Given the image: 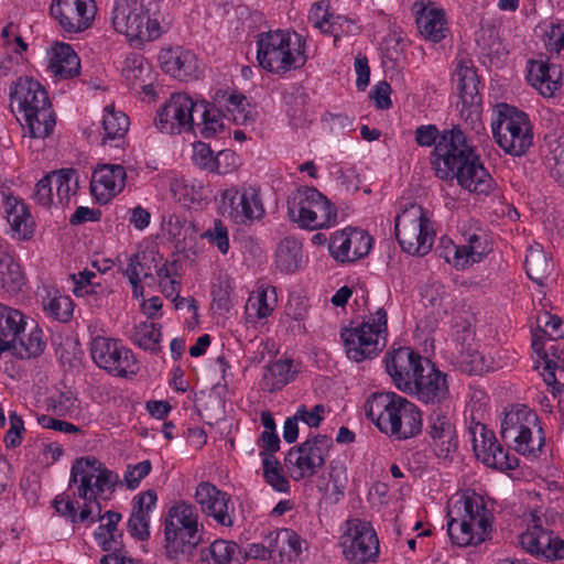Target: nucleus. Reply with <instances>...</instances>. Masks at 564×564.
Listing matches in <instances>:
<instances>
[{"instance_id":"obj_1","label":"nucleus","mask_w":564,"mask_h":564,"mask_svg":"<svg viewBox=\"0 0 564 564\" xmlns=\"http://www.w3.org/2000/svg\"><path fill=\"white\" fill-rule=\"evenodd\" d=\"M415 141L421 147L435 145L431 164L435 175L444 181L456 180L464 189L488 195L495 188V181L485 167L476 147L459 126L438 131L436 126H420Z\"/></svg>"},{"instance_id":"obj_2","label":"nucleus","mask_w":564,"mask_h":564,"mask_svg":"<svg viewBox=\"0 0 564 564\" xmlns=\"http://www.w3.org/2000/svg\"><path fill=\"white\" fill-rule=\"evenodd\" d=\"M259 65L275 74H283L305 65V40L297 33L276 30L259 34L257 41Z\"/></svg>"},{"instance_id":"obj_3","label":"nucleus","mask_w":564,"mask_h":564,"mask_svg":"<svg viewBox=\"0 0 564 564\" xmlns=\"http://www.w3.org/2000/svg\"><path fill=\"white\" fill-rule=\"evenodd\" d=\"M166 556L189 561L203 538L198 531V516L193 505L185 501L170 508L164 521Z\"/></svg>"},{"instance_id":"obj_4","label":"nucleus","mask_w":564,"mask_h":564,"mask_svg":"<svg viewBox=\"0 0 564 564\" xmlns=\"http://www.w3.org/2000/svg\"><path fill=\"white\" fill-rule=\"evenodd\" d=\"M457 505L462 506L460 518L447 522V532L453 543L458 546L478 545L490 539L494 514L482 497L475 492L465 495Z\"/></svg>"},{"instance_id":"obj_5","label":"nucleus","mask_w":564,"mask_h":564,"mask_svg":"<svg viewBox=\"0 0 564 564\" xmlns=\"http://www.w3.org/2000/svg\"><path fill=\"white\" fill-rule=\"evenodd\" d=\"M387 312L378 308L356 326L341 328L340 337L348 359L361 362L377 357L387 345Z\"/></svg>"},{"instance_id":"obj_6","label":"nucleus","mask_w":564,"mask_h":564,"mask_svg":"<svg viewBox=\"0 0 564 564\" xmlns=\"http://www.w3.org/2000/svg\"><path fill=\"white\" fill-rule=\"evenodd\" d=\"M288 215L301 228L316 230L337 223V208L314 187H300L288 199Z\"/></svg>"},{"instance_id":"obj_7","label":"nucleus","mask_w":564,"mask_h":564,"mask_svg":"<svg viewBox=\"0 0 564 564\" xmlns=\"http://www.w3.org/2000/svg\"><path fill=\"white\" fill-rule=\"evenodd\" d=\"M491 130L497 144L511 156H522L533 145L529 116L513 106H498V117L491 122Z\"/></svg>"},{"instance_id":"obj_8","label":"nucleus","mask_w":564,"mask_h":564,"mask_svg":"<svg viewBox=\"0 0 564 564\" xmlns=\"http://www.w3.org/2000/svg\"><path fill=\"white\" fill-rule=\"evenodd\" d=\"M394 230L400 247L409 254L422 257L433 247L435 232L421 205H404L395 217Z\"/></svg>"},{"instance_id":"obj_9","label":"nucleus","mask_w":564,"mask_h":564,"mask_svg":"<svg viewBox=\"0 0 564 564\" xmlns=\"http://www.w3.org/2000/svg\"><path fill=\"white\" fill-rule=\"evenodd\" d=\"M150 0H117L111 21L115 30L132 41L148 42L160 36V24L151 20L148 4Z\"/></svg>"},{"instance_id":"obj_10","label":"nucleus","mask_w":564,"mask_h":564,"mask_svg":"<svg viewBox=\"0 0 564 564\" xmlns=\"http://www.w3.org/2000/svg\"><path fill=\"white\" fill-rule=\"evenodd\" d=\"M70 485H77V496L87 502H96L106 489L119 482L118 474L109 470L95 457H80L70 469Z\"/></svg>"},{"instance_id":"obj_11","label":"nucleus","mask_w":564,"mask_h":564,"mask_svg":"<svg viewBox=\"0 0 564 564\" xmlns=\"http://www.w3.org/2000/svg\"><path fill=\"white\" fill-rule=\"evenodd\" d=\"M90 355L94 362L109 375L127 378L139 371L133 352L118 339L96 336L90 341Z\"/></svg>"},{"instance_id":"obj_12","label":"nucleus","mask_w":564,"mask_h":564,"mask_svg":"<svg viewBox=\"0 0 564 564\" xmlns=\"http://www.w3.org/2000/svg\"><path fill=\"white\" fill-rule=\"evenodd\" d=\"M332 447L333 438L328 435L317 434L308 437L288 452L284 458L285 466L295 469V480L311 478L325 465Z\"/></svg>"},{"instance_id":"obj_13","label":"nucleus","mask_w":564,"mask_h":564,"mask_svg":"<svg viewBox=\"0 0 564 564\" xmlns=\"http://www.w3.org/2000/svg\"><path fill=\"white\" fill-rule=\"evenodd\" d=\"M199 101L193 100L185 93L172 94L158 110L154 119L155 127L164 133L181 134L195 129V118Z\"/></svg>"},{"instance_id":"obj_14","label":"nucleus","mask_w":564,"mask_h":564,"mask_svg":"<svg viewBox=\"0 0 564 564\" xmlns=\"http://www.w3.org/2000/svg\"><path fill=\"white\" fill-rule=\"evenodd\" d=\"M538 427V415L527 405L517 404L505 412L500 435L503 441H513L516 451L522 455L535 453L532 430Z\"/></svg>"},{"instance_id":"obj_15","label":"nucleus","mask_w":564,"mask_h":564,"mask_svg":"<svg viewBox=\"0 0 564 564\" xmlns=\"http://www.w3.org/2000/svg\"><path fill=\"white\" fill-rule=\"evenodd\" d=\"M473 449L476 457L486 466L499 470H512L518 467V458L498 443L492 431L482 423H475L469 427Z\"/></svg>"},{"instance_id":"obj_16","label":"nucleus","mask_w":564,"mask_h":564,"mask_svg":"<svg viewBox=\"0 0 564 564\" xmlns=\"http://www.w3.org/2000/svg\"><path fill=\"white\" fill-rule=\"evenodd\" d=\"M520 543L527 552L549 561L564 558V540L549 528L545 517L532 514V524L520 535Z\"/></svg>"},{"instance_id":"obj_17","label":"nucleus","mask_w":564,"mask_h":564,"mask_svg":"<svg viewBox=\"0 0 564 564\" xmlns=\"http://www.w3.org/2000/svg\"><path fill=\"white\" fill-rule=\"evenodd\" d=\"M220 210L223 215L230 217L236 224L247 225L264 215V208L259 193L253 187H230L221 193Z\"/></svg>"},{"instance_id":"obj_18","label":"nucleus","mask_w":564,"mask_h":564,"mask_svg":"<svg viewBox=\"0 0 564 564\" xmlns=\"http://www.w3.org/2000/svg\"><path fill=\"white\" fill-rule=\"evenodd\" d=\"M343 545L346 558L354 564H366L379 553V540L367 521H350Z\"/></svg>"},{"instance_id":"obj_19","label":"nucleus","mask_w":564,"mask_h":564,"mask_svg":"<svg viewBox=\"0 0 564 564\" xmlns=\"http://www.w3.org/2000/svg\"><path fill=\"white\" fill-rule=\"evenodd\" d=\"M425 362H431V360L423 358L409 347H400L393 351L391 357L387 358L386 369L395 387L409 392L419 379V375L424 372Z\"/></svg>"},{"instance_id":"obj_20","label":"nucleus","mask_w":564,"mask_h":564,"mask_svg":"<svg viewBox=\"0 0 564 564\" xmlns=\"http://www.w3.org/2000/svg\"><path fill=\"white\" fill-rule=\"evenodd\" d=\"M51 15L67 33H79L91 25L96 6L94 0H52Z\"/></svg>"},{"instance_id":"obj_21","label":"nucleus","mask_w":564,"mask_h":564,"mask_svg":"<svg viewBox=\"0 0 564 564\" xmlns=\"http://www.w3.org/2000/svg\"><path fill=\"white\" fill-rule=\"evenodd\" d=\"M371 246L372 238L365 230L348 227L332 235L328 250L336 261L345 263L366 257Z\"/></svg>"},{"instance_id":"obj_22","label":"nucleus","mask_w":564,"mask_h":564,"mask_svg":"<svg viewBox=\"0 0 564 564\" xmlns=\"http://www.w3.org/2000/svg\"><path fill=\"white\" fill-rule=\"evenodd\" d=\"M195 500L200 506L202 511L212 517L218 524L232 527L234 506L231 497L219 490L208 481L200 482L195 492Z\"/></svg>"},{"instance_id":"obj_23","label":"nucleus","mask_w":564,"mask_h":564,"mask_svg":"<svg viewBox=\"0 0 564 564\" xmlns=\"http://www.w3.org/2000/svg\"><path fill=\"white\" fill-rule=\"evenodd\" d=\"M421 430L422 415L417 406L403 397L397 399V406L384 421L382 432L398 440H406L417 435Z\"/></svg>"},{"instance_id":"obj_24","label":"nucleus","mask_w":564,"mask_h":564,"mask_svg":"<svg viewBox=\"0 0 564 564\" xmlns=\"http://www.w3.org/2000/svg\"><path fill=\"white\" fill-rule=\"evenodd\" d=\"M409 393H414L420 401L426 404L442 403L449 394L446 375L434 364L425 362L424 372L419 375V379Z\"/></svg>"},{"instance_id":"obj_25","label":"nucleus","mask_w":564,"mask_h":564,"mask_svg":"<svg viewBox=\"0 0 564 564\" xmlns=\"http://www.w3.org/2000/svg\"><path fill=\"white\" fill-rule=\"evenodd\" d=\"M11 102H17L20 111H40L51 109V101L45 88L36 80L20 77L11 87Z\"/></svg>"},{"instance_id":"obj_26","label":"nucleus","mask_w":564,"mask_h":564,"mask_svg":"<svg viewBox=\"0 0 564 564\" xmlns=\"http://www.w3.org/2000/svg\"><path fill=\"white\" fill-rule=\"evenodd\" d=\"M127 173L122 165L102 164L93 173L90 182L91 194L98 199L107 202L111 196L119 194L126 184Z\"/></svg>"},{"instance_id":"obj_27","label":"nucleus","mask_w":564,"mask_h":564,"mask_svg":"<svg viewBox=\"0 0 564 564\" xmlns=\"http://www.w3.org/2000/svg\"><path fill=\"white\" fill-rule=\"evenodd\" d=\"M427 432L434 442L436 455L447 458L457 448L455 426L449 416L441 410H434L427 419Z\"/></svg>"},{"instance_id":"obj_28","label":"nucleus","mask_w":564,"mask_h":564,"mask_svg":"<svg viewBox=\"0 0 564 564\" xmlns=\"http://www.w3.org/2000/svg\"><path fill=\"white\" fill-rule=\"evenodd\" d=\"M159 61L162 69L180 80H187L198 68L196 56L181 46L163 48Z\"/></svg>"},{"instance_id":"obj_29","label":"nucleus","mask_w":564,"mask_h":564,"mask_svg":"<svg viewBox=\"0 0 564 564\" xmlns=\"http://www.w3.org/2000/svg\"><path fill=\"white\" fill-rule=\"evenodd\" d=\"M528 80L544 97H552L561 86L557 66L544 61H531Z\"/></svg>"},{"instance_id":"obj_30","label":"nucleus","mask_w":564,"mask_h":564,"mask_svg":"<svg viewBox=\"0 0 564 564\" xmlns=\"http://www.w3.org/2000/svg\"><path fill=\"white\" fill-rule=\"evenodd\" d=\"M48 68L61 78H72L79 75L80 61L69 44L57 43L52 48Z\"/></svg>"},{"instance_id":"obj_31","label":"nucleus","mask_w":564,"mask_h":564,"mask_svg":"<svg viewBox=\"0 0 564 564\" xmlns=\"http://www.w3.org/2000/svg\"><path fill=\"white\" fill-rule=\"evenodd\" d=\"M221 109L212 106L207 101H199L197 106V116L194 124L195 129L192 130L194 135L199 134L202 138L209 139L217 133L224 131V123L220 118Z\"/></svg>"},{"instance_id":"obj_32","label":"nucleus","mask_w":564,"mask_h":564,"mask_svg":"<svg viewBox=\"0 0 564 564\" xmlns=\"http://www.w3.org/2000/svg\"><path fill=\"white\" fill-rule=\"evenodd\" d=\"M455 80L459 97L465 107H478L481 97L478 90V77L475 69L463 62H459L455 70Z\"/></svg>"},{"instance_id":"obj_33","label":"nucleus","mask_w":564,"mask_h":564,"mask_svg":"<svg viewBox=\"0 0 564 564\" xmlns=\"http://www.w3.org/2000/svg\"><path fill=\"white\" fill-rule=\"evenodd\" d=\"M445 13L442 9L423 7L416 14V25L420 33L432 42H440L447 31Z\"/></svg>"},{"instance_id":"obj_34","label":"nucleus","mask_w":564,"mask_h":564,"mask_svg":"<svg viewBox=\"0 0 564 564\" xmlns=\"http://www.w3.org/2000/svg\"><path fill=\"white\" fill-rule=\"evenodd\" d=\"M401 395L394 392H375L366 401L365 412L366 416L370 419L376 426L382 432L384 429V421L392 413V409L397 406V399Z\"/></svg>"},{"instance_id":"obj_35","label":"nucleus","mask_w":564,"mask_h":564,"mask_svg":"<svg viewBox=\"0 0 564 564\" xmlns=\"http://www.w3.org/2000/svg\"><path fill=\"white\" fill-rule=\"evenodd\" d=\"M543 380L552 387V392H562L564 383L561 382V377L564 376V368L561 364L564 362V349L558 344H552L545 351H543Z\"/></svg>"},{"instance_id":"obj_36","label":"nucleus","mask_w":564,"mask_h":564,"mask_svg":"<svg viewBox=\"0 0 564 564\" xmlns=\"http://www.w3.org/2000/svg\"><path fill=\"white\" fill-rule=\"evenodd\" d=\"M25 283L20 264L7 247L0 246V286L8 293H18Z\"/></svg>"},{"instance_id":"obj_37","label":"nucleus","mask_w":564,"mask_h":564,"mask_svg":"<svg viewBox=\"0 0 564 564\" xmlns=\"http://www.w3.org/2000/svg\"><path fill=\"white\" fill-rule=\"evenodd\" d=\"M303 264L302 243L293 238L282 239L275 252V265L284 273H293L301 269Z\"/></svg>"},{"instance_id":"obj_38","label":"nucleus","mask_w":564,"mask_h":564,"mask_svg":"<svg viewBox=\"0 0 564 564\" xmlns=\"http://www.w3.org/2000/svg\"><path fill=\"white\" fill-rule=\"evenodd\" d=\"M528 276L538 285L543 286L553 271L552 258L540 247H531L524 259Z\"/></svg>"},{"instance_id":"obj_39","label":"nucleus","mask_w":564,"mask_h":564,"mask_svg":"<svg viewBox=\"0 0 564 564\" xmlns=\"http://www.w3.org/2000/svg\"><path fill=\"white\" fill-rule=\"evenodd\" d=\"M6 213L13 231L18 232L23 239L32 236L34 221L24 203L15 197H8Z\"/></svg>"},{"instance_id":"obj_40","label":"nucleus","mask_w":564,"mask_h":564,"mask_svg":"<svg viewBox=\"0 0 564 564\" xmlns=\"http://www.w3.org/2000/svg\"><path fill=\"white\" fill-rule=\"evenodd\" d=\"M292 361L286 360H275L269 364L264 368V372L261 380V388L268 392H274L281 390L284 386H286L290 380L293 378V373L291 371Z\"/></svg>"},{"instance_id":"obj_41","label":"nucleus","mask_w":564,"mask_h":564,"mask_svg":"<svg viewBox=\"0 0 564 564\" xmlns=\"http://www.w3.org/2000/svg\"><path fill=\"white\" fill-rule=\"evenodd\" d=\"M22 129L28 131L30 138H46L55 127V115L51 109L24 112Z\"/></svg>"},{"instance_id":"obj_42","label":"nucleus","mask_w":564,"mask_h":564,"mask_svg":"<svg viewBox=\"0 0 564 564\" xmlns=\"http://www.w3.org/2000/svg\"><path fill=\"white\" fill-rule=\"evenodd\" d=\"M53 184L56 189L57 203L62 206L69 204L70 196L75 195L79 187V176L74 169H62L52 172Z\"/></svg>"},{"instance_id":"obj_43","label":"nucleus","mask_w":564,"mask_h":564,"mask_svg":"<svg viewBox=\"0 0 564 564\" xmlns=\"http://www.w3.org/2000/svg\"><path fill=\"white\" fill-rule=\"evenodd\" d=\"M161 337V326L149 321L140 322L134 325L131 335V339L135 345L154 354L160 351Z\"/></svg>"},{"instance_id":"obj_44","label":"nucleus","mask_w":564,"mask_h":564,"mask_svg":"<svg viewBox=\"0 0 564 564\" xmlns=\"http://www.w3.org/2000/svg\"><path fill=\"white\" fill-rule=\"evenodd\" d=\"M310 21L315 28L319 29L323 33H330L337 39V26H341L345 21L340 15H334L328 12V3L321 1L313 4L310 15Z\"/></svg>"},{"instance_id":"obj_45","label":"nucleus","mask_w":564,"mask_h":564,"mask_svg":"<svg viewBox=\"0 0 564 564\" xmlns=\"http://www.w3.org/2000/svg\"><path fill=\"white\" fill-rule=\"evenodd\" d=\"M24 327L23 314L0 303V336L17 343Z\"/></svg>"},{"instance_id":"obj_46","label":"nucleus","mask_w":564,"mask_h":564,"mask_svg":"<svg viewBox=\"0 0 564 564\" xmlns=\"http://www.w3.org/2000/svg\"><path fill=\"white\" fill-rule=\"evenodd\" d=\"M102 128L107 139L123 138L129 128V118L121 111H115L110 106L105 108Z\"/></svg>"},{"instance_id":"obj_47","label":"nucleus","mask_w":564,"mask_h":564,"mask_svg":"<svg viewBox=\"0 0 564 564\" xmlns=\"http://www.w3.org/2000/svg\"><path fill=\"white\" fill-rule=\"evenodd\" d=\"M301 553V539L290 529L279 530V561L281 563L294 561Z\"/></svg>"},{"instance_id":"obj_48","label":"nucleus","mask_w":564,"mask_h":564,"mask_svg":"<svg viewBox=\"0 0 564 564\" xmlns=\"http://www.w3.org/2000/svg\"><path fill=\"white\" fill-rule=\"evenodd\" d=\"M225 108L237 124H246L254 120V113L242 95L230 94L226 100Z\"/></svg>"},{"instance_id":"obj_49","label":"nucleus","mask_w":564,"mask_h":564,"mask_svg":"<svg viewBox=\"0 0 564 564\" xmlns=\"http://www.w3.org/2000/svg\"><path fill=\"white\" fill-rule=\"evenodd\" d=\"M550 152L546 155V162L551 170V175L564 186V138L549 142Z\"/></svg>"},{"instance_id":"obj_50","label":"nucleus","mask_w":564,"mask_h":564,"mask_svg":"<svg viewBox=\"0 0 564 564\" xmlns=\"http://www.w3.org/2000/svg\"><path fill=\"white\" fill-rule=\"evenodd\" d=\"M486 254L484 249L477 246H455L452 258H446L457 269H465L474 263L480 262Z\"/></svg>"},{"instance_id":"obj_51","label":"nucleus","mask_w":564,"mask_h":564,"mask_svg":"<svg viewBox=\"0 0 564 564\" xmlns=\"http://www.w3.org/2000/svg\"><path fill=\"white\" fill-rule=\"evenodd\" d=\"M43 308L54 319L67 322L73 313V303L67 296L48 297L44 300Z\"/></svg>"},{"instance_id":"obj_52","label":"nucleus","mask_w":564,"mask_h":564,"mask_svg":"<svg viewBox=\"0 0 564 564\" xmlns=\"http://www.w3.org/2000/svg\"><path fill=\"white\" fill-rule=\"evenodd\" d=\"M275 303V290L271 289L270 292L269 290H262L254 300H249L248 307L256 310L259 318H265L272 313Z\"/></svg>"},{"instance_id":"obj_53","label":"nucleus","mask_w":564,"mask_h":564,"mask_svg":"<svg viewBox=\"0 0 564 564\" xmlns=\"http://www.w3.org/2000/svg\"><path fill=\"white\" fill-rule=\"evenodd\" d=\"M19 344L24 349L25 355L19 352L21 358H35L43 354L46 343L43 339V332L39 328L33 329L25 341L19 336Z\"/></svg>"},{"instance_id":"obj_54","label":"nucleus","mask_w":564,"mask_h":564,"mask_svg":"<svg viewBox=\"0 0 564 564\" xmlns=\"http://www.w3.org/2000/svg\"><path fill=\"white\" fill-rule=\"evenodd\" d=\"M150 460H143L135 465H128L123 476V482L127 488L133 490L139 487L141 480L151 471Z\"/></svg>"},{"instance_id":"obj_55","label":"nucleus","mask_w":564,"mask_h":564,"mask_svg":"<svg viewBox=\"0 0 564 564\" xmlns=\"http://www.w3.org/2000/svg\"><path fill=\"white\" fill-rule=\"evenodd\" d=\"M145 254L134 253L130 257L127 269L122 272L129 280H141L152 278L151 267L143 260Z\"/></svg>"},{"instance_id":"obj_56","label":"nucleus","mask_w":564,"mask_h":564,"mask_svg":"<svg viewBox=\"0 0 564 564\" xmlns=\"http://www.w3.org/2000/svg\"><path fill=\"white\" fill-rule=\"evenodd\" d=\"M536 323L539 328L542 329L552 341L564 336V333L562 332V319L556 315L545 312L538 316Z\"/></svg>"},{"instance_id":"obj_57","label":"nucleus","mask_w":564,"mask_h":564,"mask_svg":"<svg viewBox=\"0 0 564 564\" xmlns=\"http://www.w3.org/2000/svg\"><path fill=\"white\" fill-rule=\"evenodd\" d=\"M52 173L43 176L35 185L34 199L43 207H51L54 204Z\"/></svg>"},{"instance_id":"obj_58","label":"nucleus","mask_w":564,"mask_h":564,"mask_svg":"<svg viewBox=\"0 0 564 564\" xmlns=\"http://www.w3.org/2000/svg\"><path fill=\"white\" fill-rule=\"evenodd\" d=\"M128 529L131 535L140 541H145L150 536L149 513L132 511L128 521Z\"/></svg>"},{"instance_id":"obj_59","label":"nucleus","mask_w":564,"mask_h":564,"mask_svg":"<svg viewBox=\"0 0 564 564\" xmlns=\"http://www.w3.org/2000/svg\"><path fill=\"white\" fill-rule=\"evenodd\" d=\"M203 236L210 243L216 245L221 253H227L229 249L228 230L220 220H215L214 227L208 229Z\"/></svg>"},{"instance_id":"obj_60","label":"nucleus","mask_w":564,"mask_h":564,"mask_svg":"<svg viewBox=\"0 0 564 564\" xmlns=\"http://www.w3.org/2000/svg\"><path fill=\"white\" fill-rule=\"evenodd\" d=\"M239 165L237 154L231 150H221L215 156L213 172L218 174H228L235 171Z\"/></svg>"},{"instance_id":"obj_61","label":"nucleus","mask_w":564,"mask_h":564,"mask_svg":"<svg viewBox=\"0 0 564 564\" xmlns=\"http://www.w3.org/2000/svg\"><path fill=\"white\" fill-rule=\"evenodd\" d=\"M10 427L6 433L4 443L7 447L14 448L21 444V434L24 431V423L20 415L11 412L9 415Z\"/></svg>"},{"instance_id":"obj_62","label":"nucleus","mask_w":564,"mask_h":564,"mask_svg":"<svg viewBox=\"0 0 564 564\" xmlns=\"http://www.w3.org/2000/svg\"><path fill=\"white\" fill-rule=\"evenodd\" d=\"M325 412L323 404H316L311 410L306 405L302 404L297 408L295 416L299 421L304 422L310 427H318L323 421L322 414Z\"/></svg>"},{"instance_id":"obj_63","label":"nucleus","mask_w":564,"mask_h":564,"mask_svg":"<svg viewBox=\"0 0 564 564\" xmlns=\"http://www.w3.org/2000/svg\"><path fill=\"white\" fill-rule=\"evenodd\" d=\"M144 57L140 54H129L124 59V66L122 68V75L129 82L138 79L144 70Z\"/></svg>"},{"instance_id":"obj_64","label":"nucleus","mask_w":564,"mask_h":564,"mask_svg":"<svg viewBox=\"0 0 564 564\" xmlns=\"http://www.w3.org/2000/svg\"><path fill=\"white\" fill-rule=\"evenodd\" d=\"M193 161L200 169L213 172L215 156L208 144L204 142H196L194 144Z\"/></svg>"}]
</instances>
